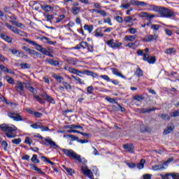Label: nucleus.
<instances>
[{
  "label": "nucleus",
  "instance_id": "63",
  "mask_svg": "<svg viewBox=\"0 0 179 179\" xmlns=\"http://www.w3.org/2000/svg\"><path fill=\"white\" fill-rule=\"evenodd\" d=\"M143 179H152V175H151V174H149V173L144 174V175L143 176Z\"/></svg>",
  "mask_w": 179,
  "mask_h": 179
},
{
  "label": "nucleus",
  "instance_id": "8",
  "mask_svg": "<svg viewBox=\"0 0 179 179\" xmlns=\"http://www.w3.org/2000/svg\"><path fill=\"white\" fill-rule=\"evenodd\" d=\"M81 170L85 176H87L90 179H93V172H92L90 169H87V166H81Z\"/></svg>",
  "mask_w": 179,
  "mask_h": 179
},
{
  "label": "nucleus",
  "instance_id": "41",
  "mask_svg": "<svg viewBox=\"0 0 179 179\" xmlns=\"http://www.w3.org/2000/svg\"><path fill=\"white\" fill-rule=\"evenodd\" d=\"M6 80H7V82H8L10 83V85H15V80H13L11 77H10L9 76H6L5 77Z\"/></svg>",
  "mask_w": 179,
  "mask_h": 179
},
{
  "label": "nucleus",
  "instance_id": "35",
  "mask_svg": "<svg viewBox=\"0 0 179 179\" xmlns=\"http://www.w3.org/2000/svg\"><path fill=\"white\" fill-rule=\"evenodd\" d=\"M147 62H148V64H155V62H156V57L149 56Z\"/></svg>",
  "mask_w": 179,
  "mask_h": 179
},
{
  "label": "nucleus",
  "instance_id": "58",
  "mask_svg": "<svg viewBox=\"0 0 179 179\" xmlns=\"http://www.w3.org/2000/svg\"><path fill=\"white\" fill-rule=\"evenodd\" d=\"M45 18L48 22H51V20H52V19H54V15H45Z\"/></svg>",
  "mask_w": 179,
  "mask_h": 179
},
{
  "label": "nucleus",
  "instance_id": "3",
  "mask_svg": "<svg viewBox=\"0 0 179 179\" xmlns=\"http://www.w3.org/2000/svg\"><path fill=\"white\" fill-rule=\"evenodd\" d=\"M62 152H63L64 155H65L70 159L77 160L78 162H79V163H82V158L80 157V155H78L76 152H75V151L63 148L62 149Z\"/></svg>",
  "mask_w": 179,
  "mask_h": 179
},
{
  "label": "nucleus",
  "instance_id": "50",
  "mask_svg": "<svg viewBox=\"0 0 179 179\" xmlns=\"http://www.w3.org/2000/svg\"><path fill=\"white\" fill-rule=\"evenodd\" d=\"M24 143H26L27 145H31V143H33V140H31L30 137H26Z\"/></svg>",
  "mask_w": 179,
  "mask_h": 179
},
{
  "label": "nucleus",
  "instance_id": "9",
  "mask_svg": "<svg viewBox=\"0 0 179 179\" xmlns=\"http://www.w3.org/2000/svg\"><path fill=\"white\" fill-rule=\"evenodd\" d=\"M22 49L24 51H26V52H28V54H30L31 55H36V57H38V55H40V53L38 52H36V50H31L27 48V46H22Z\"/></svg>",
  "mask_w": 179,
  "mask_h": 179
},
{
  "label": "nucleus",
  "instance_id": "54",
  "mask_svg": "<svg viewBox=\"0 0 179 179\" xmlns=\"http://www.w3.org/2000/svg\"><path fill=\"white\" fill-rule=\"evenodd\" d=\"M101 16L106 17L107 16V13L104 10H98V13Z\"/></svg>",
  "mask_w": 179,
  "mask_h": 179
},
{
  "label": "nucleus",
  "instance_id": "64",
  "mask_svg": "<svg viewBox=\"0 0 179 179\" xmlns=\"http://www.w3.org/2000/svg\"><path fill=\"white\" fill-rule=\"evenodd\" d=\"M172 178L173 179H179V173H173V174L172 175Z\"/></svg>",
  "mask_w": 179,
  "mask_h": 179
},
{
  "label": "nucleus",
  "instance_id": "61",
  "mask_svg": "<svg viewBox=\"0 0 179 179\" xmlns=\"http://www.w3.org/2000/svg\"><path fill=\"white\" fill-rule=\"evenodd\" d=\"M151 29L152 30H159V29H160V25H159V24H152L151 25Z\"/></svg>",
  "mask_w": 179,
  "mask_h": 179
},
{
  "label": "nucleus",
  "instance_id": "49",
  "mask_svg": "<svg viewBox=\"0 0 179 179\" xmlns=\"http://www.w3.org/2000/svg\"><path fill=\"white\" fill-rule=\"evenodd\" d=\"M20 66L22 69H30V64L25 63V64H20Z\"/></svg>",
  "mask_w": 179,
  "mask_h": 179
},
{
  "label": "nucleus",
  "instance_id": "5",
  "mask_svg": "<svg viewBox=\"0 0 179 179\" xmlns=\"http://www.w3.org/2000/svg\"><path fill=\"white\" fill-rule=\"evenodd\" d=\"M22 40H24V41H26V43H28L29 44H31V45H34V47H36V50H37V51H39L40 52H42V54L43 51L45 50V48H43L42 45L37 44V43H36L35 41H31L30 39L23 38Z\"/></svg>",
  "mask_w": 179,
  "mask_h": 179
},
{
  "label": "nucleus",
  "instance_id": "25",
  "mask_svg": "<svg viewBox=\"0 0 179 179\" xmlns=\"http://www.w3.org/2000/svg\"><path fill=\"white\" fill-rule=\"evenodd\" d=\"M133 4L137 6H148V3H146V2L139 1H134L133 2Z\"/></svg>",
  "mask_w": 179,
  "mask_h": 179
},
{
  "label": "nucleus",
  "instance_id": "19",
  "mask_svg": "<svg viewBox=\"0 0 179 179\" xmlns=\"http://www.w3.org/2000/svg\"><path fill=\"white\" fill-rule=\"evenodd\" d=\"M64 138H69L71 142H73V141H79V138L78 136H73L72 134L64 135Z\"/></svg>",
  "mask_w": 179,
  "mask_h": 179
},
{
  "label": "nucleus",
  "instance_id": "40",
  "mask_svg": "<svg viewBox=\"0 0 179 179\" xmlns=\"http://www.w3.org/2000/svg\"><path fill=\"white\" fill-rule=\"evenodd\" d=\"M41 125V123L40 122H36L35 124H31V128H33L34 129H38Z\"/></svg>",
  "mask_w": 179,
  "mask_h": 179
},
{
  "label": "nucleus",
  "instance_id": "21",
  "mask_svg": "<svg viewBox=\"0 0 179 179\" xmlns=\"http://www.w3.org/2000/svg\"><path fill=\"white\" fill-rule=\"evenodd\" d=\"M66 128H68L69 129H83V127L80 125L71 124L66 126Z\"/></svg>",
  "mask_w": 179,
  "mask_h": 179
},
{
  "label": "nucleus",
  "instance_id": "15",
  "mask_svg": "<svg viewBox=\"0 0 179 179\" xmlns=\"http://www.w3.org/2000/svg\"><path fill=\"white\" fill-rule=\"evenodd\" d=\"M80 7H71V12L74 16H78L80 12Z\"/></svg>",
  "mask_w": 179,
  "mask_h": 179
},
{
  "label": "nucleus",
  "instance_id": "2",
  "mask_svg": "<svg viewBox=\"0 0 179 179\" xmlns=\"http://www.w3.org/2000/svg\"><path fill=\"white\" fill-rule=\"evenodd\" d=\"M157 12L160 17H176V13L166 7L159 6Z\"/></svg>",
  "mask_w": 179,
  "mask_h": 179
},
{
  "label": "nucleus",
  "instance_id": "32",
  "mask_svg": "<svg viewBox=\"0 0 179 179\" xmlns=\"http://www.w3.org/2000/svg\"><path fill=\"white\" fill-rule=\"evenodd\" d=\"M145 159H141L140 161V163H138L137 164V168H138L139 170H142V169H143L144 166H145Z\"/></svg>",
  "mask_w": 179,
  "mask_h": 179
},
{
  "label": "nucleus",
  "instance_id": "37",
  "mask_svg": "<svg viewBox=\"0 0 179 179\" xmlns=\"http://www.w3.org/2000/svg\"><path fill=\"white\" fill-rule=\"evenodd\" d=\"M31 162H32V163H36L37 164L40 163V159H37V155H34L32 156Z\"/></svg>",
  "mask_w": 179,
  "mask_h": 179
},
{
  "label": "nucleus",
  "instance_id": "60",
  "mask_svg": "<svg viewBox=\"0 0 179 179\" xmlns=\"http://www.w3.org/2000/svg\"><path fill=\"white\" fill-rule=\"evenodd\" d=\"M17 57L20 58H24V57H27V55H24V53H23L22 51H18Z\"/></svg>",
  "mask_w": 179,
  "mask_h": 179
},
{
  "label": "nucleus",
  "instance_id": "7",
  "mask_svg": "<svg viewBox=\"0 0 179 179\" xmlns=\"http://www.w3.org/2000/svg\"><path fill=\"white\" fill-rule=\"evenodd\" d=\"M45 145L46 146H50V148H52V149H58L59 146L55 143V141H52L51 138H45Z\"/></svg>",
  "mask_w": 179,
  "mask_h": 179
},
{
  "label": "nucleus",
  "instance_id": "38",
  "mask_svg": "<svg viewBox=\"0 0 179 179\" xmlns=\"http://www.w3.org/2000/svg\"><path fill=\"white\" fill-rule=\"evenodd\" d=\"M5 26L6 27H8V29H9L11 31H13V33H15V31H16V27L9 24L8 23H6L5 24Z\"/></svg>",
  "mask_w": 179,
  "mask_h": 179
},
{
  "label": "nucleus",
  "instance_id": "36",
  "mask_svg": "<svg viewBox=\"0 0 179 179\" xmlns=\"http://www.w3.org/2000/svg\"><path fill=\"white\" fill-rule=\"evenodd\" d=\"M41 160H43V162H46L47 163H49V164H51L52 166H54L55 164L54 162H51L50 159H48L47 157L44 156H41Z\"/></svg>",
  "mask_w": 179,
  "mask_h": 179
},
{
  "label": "nucleus",
  "instance_id": "18",
  "mask_svg": "<svg viewBox=\"0 0 179 179\" xmlns=\"http://www.w3.org/2000/svg\"><path fill=\"white\" fill-rule=\"evenodd\" d=\"M52 76L58 82V83H62L64 82V78L61 76L54 73Z\"/></svg>",
  "mask_w": 179,
  "mask_h": 179
},
{
  "label": "nucleus",
  "instance_id": "20",
  "mask_svg": "<svg viewBox=\"0 0 179 179\" xmlns=\"http://www.w3.org/2000/svg\"><path fill=\"white\" fill-rule=\"evenodd\" d=\"M136 40V35L125 36L124 41H135Z\"/></svg>",
  "mask_w": 179,
  "mask_h": 179
},
{
  "label": "nucleus",
  "instance_id": "34",
  "mask_svg": "<svg viewBox=\"0 0 179 179\" xmlns=\"http://www.w3.org/2000/svg\"><path fill=\"white\" fill-rule=\"evenodd\" d=\"M34 98L36 101H38V103H41V104H44L45 102L43 100V98L40 97L38 95H34Z\"/></svg>",
  "mask_w": 179,
  "mask_h": 179
},
{
  "label": "nucleus",
  "instance_id": "51",
  "mask_svg": "<svg viewBox=\"0 0 179 179\" xmlns=\"http://www.w3.org/2000/svg\"><path fill=\"white\" fill-rule=\"evenodd\" d=\"M20 142H22L21 138H15L12 140V143H13L14 145H20Z\"/></svg>",
  "mask_w": 179,
  "mask_h": 179
},
{
  "label": "nucleus",
  "instance_id": "62",
  "mask_svg": "<svg viewBox=\"0 0 179 179\" xmlns=\"http://www.w3.org/2000/svg\"><path fill=\"white\" fill-rule=\"evenodd\" d=\"M132 17L131 16H127L124 17V20L125 22V23H129V22H131V20H132Z\"/></svg>",
  "mask_w": 179,
  "mask_h": 179
},
{
  "label": "nucleus",
  "instance_id": "6",
  "mask_svg": "<svg viewBox=\"0 0 179 179\" xmlns=\"http://www.w3.org/2000/svg\"><path fill=\"white\" fill-rule=\"evenodd\" d=\"M8 117L10 118H12L13 121L19 122V121H24L23 118H22V116H20V114L15 113V112L8 113Z\"/></svg>",
  "mask_w": 179,
  "mask_h": 179
},
{
  "label": "nucleus",
  "instance_id": "22",
  "mask_svg": "<svg viewBox=\"0 0 179 179\" xmlns=\"http://www.w3.org/2000/svg\"><path fill=\"white\" fill-rule=\"evenodd\" d=\"M155 110H156V108H141V113L142 114H146V113H150L151 111H155Z\"/></svg>",
  "mask_w": 179,
  "mask_h": 179
},
{
  "label": "nucleus",
  "instance_id": "45",
  "mask_svg": "<svg viewBox=\"0 0 179 179\" xmlns=\"http://www.w3.org/2000/svg\"><path fill=\"white\" fill-rule=\"evenodd\" d=\"M83 73H85L88 76H93V77H94V75H95L94 73H93V71H90L89 70H85L84 71H83Z\"/></svg>",
  "mask_w": 179,
  "mask_h": 179
},
{
  "label": "nucleus",
  "instance_id": "1",
  "mask_svg": "<svg viewBox=\"0 0 179 179\" xmlns=\"http://www.w3.org/2000/svg\"><path fill=\"white\" fill-rule=\"evenodd\" d=\"M0 128L3 132H5V135L7 138H16V131H17L16 126H9V124H3L0 125Z\"/></svg>",
  "mask_w": 179,
  "mask_h": 179
},
{
  "label": "nucleus",
  "instance_id": "14",
  "mask_svg": "<svg viewBox=\"0 0 179 179\" xmlns=\"http://www.w3.org/2000/svg\"><path fill=\"white\" fill-rule=\"evenodd\" d=\"M29 166L32 170L37 171V173H38V174H41L42 176H45V173L43 172V171H41V169L40 168L36 166L34 164H30Z\"/></svg>",
  "mask_w": 179,
  "mask_h": 179
},
{
  "label": "nucleus",
  "instance_id": "33",
  "mask_svg": "<svg viewBox=\"0 0 179 179\" xmlns=\"http://www.w3.org/2000/svg\"><path fill=\"white\" fill-rule=\"evenodd\" d=\"M159 6L155 5H149L148 10H153L154 12H157Z\"/></svg>",
  "mask_w": 179,
  "mask_h": 179
},
{
  "label": "nucleus",
  "instance_id": "52",
  "mask_svg": "<svg viewBox=\"0 0 179 179\" xmlns=\"http://www.w3.org/2000/svg\"><path fill=\"white\" fill-rule=\"evenodd\" d=\"M0 69H1V71H3V72H6V73H9V69H8V68H6L3 65H0Z\"/></svg>",
  "mask_w": 179,
  "mask_h": 179
},
{
  "label": "nucleus",
  "instance_id": "29",
  "mask_svg": "<svg viewBox=\"0 0 179 179\" xmlns=\"http://www.w3.org/2000/svg\"><path fill=\"white\" fill-rule=\"evenodd\" d=\"M101 28H97L94 32L95 37H103V34H101Z\"/></svg>",
  "mask_w": 179,
  "mask_h": 179
},
{
  "label": "nucleus",
  "instance_id": "53",
  "mask_svg": "<svg viewBox=\"0 0 179 179\" xmlns=\"http://www.w3.org/2000/svg\"><path fill=\"white\" fill-rule=\"evenodd\" d=\"M40 129H41L42 132L50 131V128L48 127L43 126L41 123Z\"/></svg>",
  "mask_w": 179,
  "mask_h": 179
},
{
  "label": "nucleus",
  "instance_id": "57",
  "mask_svg": "<svg viewBox=\"0 0 179 179\" xmlns=\"http://www.w3.org/2000/svg\"><path fill=\"white\" fill-rule=\"evenodd\" d=\"M27 85L26 89H28L31 93H34V87H31L29 83H27Z\"/></svg>",
  "mask_w": 179,
  "mask_h": 179
},
{
  "label": "nucleus",
  "instance_id": "13",
  "mask_svg": "<svg viewBox=\"0 0 179 179\" xmlns=\"http://www.w3.org/2000/svg\"><path fill=\"white\" fill-rule=\"evenodd\" d=\"M123 149L129 152V153H132L134 152V145L131 143H126L123 145Z\"/></svg>",
  "mask_w": 179,
  "mask_h": 179
},
{
  "label": "nucleus",
  "instance_id": "31",
  "mask_svg": "<svg viewBox=\"0 0 179 179\" xmlns=\"http://www.w3.org/2000/svg\"><path fill=\"white\" fill-rule=\"evenodd\" d=\"M135 75H136L138 78H141V76H143V71L138 67L136 70Z\"/></svg>",
  "mask_w": 179,
  "mask_h": 179
},
{
  "label": "nucleus",
  "instance_id": "28",
  "mask_svg": "<svg viewBox=\"0 0 179 179\" xmlns=\"http://www.w3.org/2000/svg\"><path fill=\"white\" fill-rule=\"evenodd\" d=\"M94 27H93V25H88V24H85L84 25V29L87 30V31H88V33H92V31H93Z\"/></svg>",
  "mask_w": 179,
  "mask_h": 179
},
{
  "label": "nucleus",
  "instance_id": "59",
  "mask_svg": "<svg viewBox=\"0 0 179 179\" xmlns=\"http://www.w3.org/2000/svg\"><path fill=\"white\" fill-rule=\"evenodd\" d=\"M1 147L4 150H6L8 148V143H6L5 141H3L1 143Z\"/></svg>",
  "mask_w": 179,
  "mask_h": 179
},
{
  "label": "nucleus",
  "instance_id": "44",
  "mask_svg": "<svg viewBox=\"0 0 179 179\" xmlns=\"http://www.w3.org/2000/svg\"><path fill=\"white\" fill-rule=\"evenodd\" d=\"M145 97H143L142 95H136L134 96V100H136L137 101H142Z\"/></svg>",
  "mask_w": 179,
  "mask_h": 179
},
{
  "label": "nucleus",
  "instance_id": "43",
  "mask_svg": "<svg viewBox=\"0 0 179 179\" xmlns=\"http://www.w3.org/2000/svg\"><path fill=\"white\" fill-rule=\"evenodd\" d=\"M63 169H64V170H66V171L68 173V174H69L70 176H72L74 173L73 169H71V168H66V166H63Z\"/></svg>",
  "mask_w": 179,
  "mask_h": 179
},
{
  "label": "nucleus",
  "instance_id": "55",
  "mask_svg": "<svg viewBox=\"0 0 179 179\" xmlns=\"http://www.w3.org/2000/svg\"><path fill=\"white\" fill-rule=\"evenodd\" d=\"M159 117H161L162 120H170V115L167 114H162Z\"/></svg>",
  "mask_w": 179,
  "mask_h": 179
},
{
  "label": "nucleus",
  "instance_id": "11",
  "mask_svg": "<svg viewBox=\"0 0 179 179\" xmlns=\"http://www.w3.org/2000/svg\"><path fill=\"white\" fill-rule=\"evenodd\" d=\"M41 97L44 99L46 101H48L49 103H51L52 104H54L55 103V101H54V99L51 97V96H49L47 94V92H43L41 94Z\"/></svg>",
  "mask_w": 179,
  "mask_h": 179
},
{
  "label": "nucleus",
  "instance_id": "42",
  "mask_svg": "<svg viewBox=\"0 0 179 179\" xmlns=\"http://www.w3.org/2000/svg\"><path fill=\"white\" fill-rule=\"evenodd\" d=\"M42 40L43 41H44V43H46L47 44H50V45H52V44H54V42L50 41V38L45 37V36H43L42 38Z\"/></svg>",
  "mask_w": 179,
  "mask_h": 179
},
{
  "label": "nucleus",
  "instance_id": "23",
  "mask_svg": "<svg viewBox=\"0 0 179 179\" xmlns=\"http://www.w3.org/2000/svg\"><path fill=\"white\" fill-rule=\"evenodd\" d=\"M1 38H3V40L7 41V43H12V38H10V36L6 35L5 34H1Z\"/></svg>",
  "mask_w": 179,
  "mask_h": 179
},
{
  "label": "nucleus",
  "instance_id": "4",
  "mask_svg": "<svg viewBox=\"0 0 179 179\" xmlns=\"http://www.w3.org/2000/svg\"><path fill=\"white\" fill-rule=\"evenodd\" d=\"M24 87H27V83H24L22 81H17L15 89L17 93H20V94H23L24 93Z\"/></svg>",
  "mask_w": 179,
  "mask_h": 179
},
{
  "label": "nucleus",
  "instance_id": "30",
  "mask_svg": "<svg viewBox=\"0 0 179 179\" xmlns=\"http://www.w3.org/2000/svg\"><path fill=\"white\" fill-rule=\"evenodd\" d=\"M173 174H174V173H168L166 174H161L160 175V177L162 178V179H171L170 177H172L173 178Z\"/></svg>",
  "mask_w": 179,
  "mask_h": 179
},
{
  "label": "nucleus",
  "instance_id": "46",
  "mask_svg": "<svg viewBox=\"0 0 179 179\" xmlns=\"http://www.w3.org/2000/svg\"><path fill=\"white\" fill-rule=\"evenodd\" d=\"M71 73H74L75 75H78V76H80V73H83V72L76 69H73L71 71Z\"/></svg>",
  "mask_w": 179,
  "mask_h": 179
},
{
  "label": "nucleus",
  "instance_id": "24",
  "mask_svg": "<svg viewBox=\"0 0 179 179\" xmlns=\"http://www.w3.org/2000/svg\"><path fill=\"white\" fill-rule=\"evenodd\" d=\"M174 131V128H173L171 126L166 127L164 131H163V135H169L171 132H173Z\"/></svg>",
  "mask_w": 179,
  "mask_h": 179
},
{
  "label": "nucleus",
  "instance_id": "27",
  "mask_svg": "<svg viewBox=\"0 0 179 179\" xmlns=\"http://www.w3.org/2000/svg\"><path fill=\"white\" fill-rule=\"evenodd\" d=\"M163 169H164V166L163 164L155 165L152 167V170H153V171H157V170H163Z\"/></svg>",
  "mask_w": 179,
  "mask_h": 179
},
{
  "label": "nucleus",
  "instance_id": "48",
  "mask_svg": "<svg viewBox=\"0 0 179 179\" xmlns=\"http://www.w3.org/2000/svg\"><path fill=\"white\" fill-rule=\"evenodd\" d=\"M64 19H65V15H60L59 16V17L56 18V23H59L61 22H62V20H64Z\"/></svg>",
  "mask_w": 179,
  "mask_h": 179
},
{
  "label": "nucleus",
  "instance_id": "39",
  "mask_svg": "<svg viewBox=\"0 0 179 179\" xmlns=\"http://www.w3.org/2000/svg\"><path fill=\"white\" fill-rule=\"evenodd\" d=\"M62 85L66 90H72V86H71V85H69V83H68L66 82H63Z\"/></svg>",
  "mask_w": 179,
  "mask_h": 179
},
{
  "label": "nucleus",
  "instance_id": "12",
  "mask_svg": "<svg viewBox=\"0 0 179 179\" xmlns=\"http://www.w3.org/2000/svg\"><path fill=\"white\" fill-rule=\"evenodd\" d=\"M157 35H150L148 36H145L143 41H145L146 43H150V41H155V40H157Z\"/></svg>",
  "mask_w": 179,
  "mask_h": 179
},
{
  "label": "nucleus",
  "instance_id": "10",
  "mask_svg": "<svg viewBox=\"0 0 179 179\" xmlns=\"http://www.w3.org/2000/svg\"><path fill=\"white\" fill-rule=\"evenodd\" d=\"M107 44L108 45H110L112 48H118L119 47H121L122 43L114 42V39H110V41H107Z\"/></svg>",
  "mask_w": 179,
  "mask_h": 179
},
{
  "label": "nucleus",
  "instance_id": "16",
  "mask_svg": "<svg viewBox=\"0 0 179 179\" xmlns=\"http://www.w3.org/2000/svg\"><path fill=\"white\" fill-rule=\"evenodd\" d=\"M46 62L52 66H58L59 65V62H58V61L52 60V59H47Z\"/></svg>",
  "mask_w": 179,
  "mask_h": 179
},
{
  "label": "nucleus",
  "instance_id": "47",
  "mask_svg": "<svg viewBox=\"0 0 179 179\" xmlns=\"http://www.w3.org/2000/svg\"><path fill=\"white\" fill-rule=\"evenodd\" d=\"M42 54H44V55H48V57H50V58L54 57V55H52V54H51L50 51L47 50V49H45V50H43Z\"/></svg>",
  "mask_w": 179,
  "mask_h": 179
},
{
  "label": "nucleus",
  "instance_id": "26",
  "mask_svg": "<svg viewBox=\"0 0 179 179\" xmlns=\"http://www.w3.org/2000/svg\"><path fill=\"white\" fill-rule=\"evenodd\" d=\"M15 34H18L19 36H21L22 37H24V36H27V34L26 32L16 28L15 31L14 32Z\"/></svg>",
  "mask_w": 179,
  "mask_h": 179
},
{
  "label": "nucleus",
  "instance_id": "56",
  "mask_svg": "<svg viewBox=\"0 0 179 179\" xmlns=\"http://www.w3.org/2000/svg\"><path fill=\"white\" fill-rule=\"evenodd\" d=\"M43 10H45V12H51V10H52V7L50 6H45L43 8Z\"/></svg>",
  "mask_w": 179,
  "mask_h": 179
},
{
  "label": "nucleus",
  "instance_id": "17",
  "mask_svg": "<svg viewBox=\"0 0 179 179\" xmlns=\"http://www.w3.org/2000/svg\"><path fill=\"white\" fill-rule=\"evenodd\" d=\"M111 71H112L113 75H115L116 76H120V78H123V79H125V76H124V75H122L121 73H120V71H118V69H117L115 68H112Z\"/></svg>",
  "mask_w": 179,
  "mask_h": 179
}]
</instances>
